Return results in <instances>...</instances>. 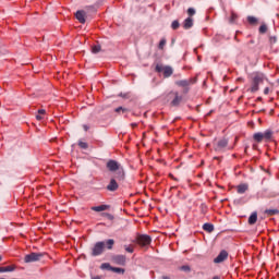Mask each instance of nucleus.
I'll list each match as a JSON object with an SVG mask.
<instances>
[{
    "label": "nucleus",
    "instance_id": "1",
    "mask_svg": "<svg viewBox=\"0 0 279 279\" xmlns=\"http://www.w3.org/2000/svg\"><path fill=\"white\" fill-rule=\"evenodd\" d=\"M106 167L111 173H116L114 178L118 182H125V169L114 159L107 161Z\"/></svg>",
    "mask_w": 279,
    "mask_h": 279
},
{
    "label": "nucleus",
    "instance_id": "2",
    "mask_svg": "<svg viewBox=\"0 0 279 279\" xmlns=\"http://www.w3.org/2000/svg\"><path fill=\"white\" fill-rule=\"evenodd\" d=\"M265 82V75L263 74H256L253 77L252 86H251V93H257L258 86Z\"/></svg>",
    "mask_w": 279,
    "mask_h": 279
},
{
    "label": "nucleus",
    "instance_id": "3",
    "mask_svg": "<svg viewBox=\"0 0 279 279\" xmlns=\"http://www.w3.org/2000/svg\"><path fill=\"white\" fill-rule=\"evenodd\" d=\"M155 70L157 73H163V77H171L173 75V68L169 65L157 64Z\"/></svg>",
    "mask_w": 279,
    "mask_h": 279
},
{
    "label": "nucleus",
    "instance_id": "4",
    "mask_svg": "<svg viewBox=\"0 0 279 279\" xmlns=\"http://www.w3.org/2000/svg\"><path fill=\"white\" fill-rule=\"evenodd\" d=\"M191 84H195V80L189 78V80H181V81H175V85L179 86L180 88H183V94L186 95L190 90Z\"/></svg>",
    "mask_w": 279,
    "mask_h": 279
},
{
    "label": "nucleus",
    "instance_id": "5",
    "mask_svg": "<svg viewBox=\"0 0 279 279\" xmlns=\"http://www.w3.org/2000/svg\"><path fill=\"white\" fill-rule=\"evenodd\" d=\"M135 241L141 247H147V245H151V236L147 234H138Z\"/></svg>",
    "mask_w": 279,
    "mask_h": 279
},
{
    "label": "nucleus",
    "instance_id": "6",
    "mask_svg": "<svg viewBox=\"0 0 279 279\" xmlns=\"http://www.w3.org/2000/svg\"><path fill=\"white\" fill-rule=\"evenodd\" d=\"M106 250V242H97L92 248V256H101Z\"/></svg>",
    "mask_w": 279,
    "mask_h": 279
},
{
    "label": "nucleus",
    "instance_id": "7",
    "mask_svg": "<svg viewBox=\"0 0 279 279\" xmlns=\"http://www.w3.org/2000/svg\"><path fill=\"white\" fill-rule=\"evenodd\" d=\"M46 253H31L25 255L24 263H38L40 258L45 256Z\"/></svg>",
    "mask_w": 279,
    "mask_h": 279
},
{
    "label": "nucleus",
    "instance_id": "8",
    "mask_svg": "<svg viewBox=\"0 0 279 279\" xmlns=\"http://www.w3.org/2000/svg\"><path fill=\"white\" fill-rule=\"evenodd\" d=\"M174 97L172 99V101L170 102L171 106H173L174 108L180 106V104H182V96H180V94L178 92H170L169 93V97Z\"/></svg>",
    "mask_w": 279,
    "mask_h": 279
},
{
    "label": "nucleus",
    "instance_id": "9",
    "mask_svg": "<svg viewBox=\"0 0 279 279\" xmlns=\"http://www.w3.org/2000/svg\"><path fill=\"white\" fill-rule=\"evenodd\" d=\"M226 147H228V141L226 138L219 140L214 144L215 151H226Z\"/></svg>",
    "mask_w": 279,
    "mask_h": 279
},
{
    "label": "nucleus",
    "instance_id": "10",
    "mask_svg": "<svg viewBox=\"0 0 279 279\" xmlns=\"http://www.w3.org/2000/svg\"><path fill=\"white\" fill-rule=\"evenodd\" d=\"M225 260H228V251H221L218 256L214 259V263L216 265H219V263H223Z\"/></svg>",
    "mask_w": 279,
    "mask_h": 279
},
{
    "label": "nucleus",
    "instance_id": "11",
    "mask_svg": "<svg viewBox=\"0 0 279 279\" xmlns=\"http://www.w3.org/2000/svg\"><path fill=\"white\" fill-rule=\"evenodd\" d=\"M119 183H117V178H112L107 185V191H110L111 193H114V191H118Z\"/></svg>",
    "mask_w": 279,
    "mask_h": 279
},
{
    "label": "nucleus",
    "instance_id": "12",
    "mask_svg": "<svg viewBox=\"0 0 279 279\" xmlns=\"http://www.w3.org/2000/svg\"><path fill=\"white\" fill-rule=\"evenodd\" d=\"M112 260L116 265H125V256L124 255H114Z\"/></svg>",
    "mask_w": 279,
    "mask_h": 279
},
{
    "label": "nucleus",
    "instance_id": "13",
    "mask_svg": "<svg viewBox=\"0 0 279 279\" xmlns=\"http://www.w3.org/2000/svg\"><path fill=\"white\" fill-rule=\"evenodd\" d=\"M75 16L78 20V22H81L83 25H84V23H86V12L85 11H77L75 13Z\"/></svg>",
    "mask_w": 279,
    "mask_h": 279
},
{
    "label": "nucleus",
    "instance_id": "14",
    "mask_svg": "<svg viewBox=\"0 0 279 279\" xmlns=\"http://www.w3.org/2000/svg\"><path fill=\"white\" fill-rule=\"evenodd\" d=\"M109 208L110 205H99L92 207V210H94V213H104V210H108Z\"/></svg>",
    "mask_w": 279,
    "mask_h": 279
},
{
    "label": "nucleus",
    "instance_id": "15",
    "mask_svg": "<svg viewBox=\"0 0 279 279\" xmlns=\"http://www.w3.org/2000/svg\"><path fill=\"white\" fill-rule=\"evenodd\" d=\"M250 189V185L247 183H242L238 185L236 191L240 195H243L247 190Z\"/></svg>",
    "mask_w": 279,
    "mask_h": 279
},
{
    "label": "nucleus",
    "instance_id": "16",
    "mask_svg": "<svg viewBox=\"0 0 279 279\" xmlns=\"http://www.w3.org/2000/svg\"><path fill=\"white\" fill-rule=\"evenodd\" d=\"M183 27L184 29H191V27H193V17L185 19Z\"/></svg>",
    "mask_w": 279,
    "mask_h": 279
},
{
    "label": "nucleus",
    "instance_id": "17",
    "mask_svg": "<svg viewBox=\"0 0 279 279\" xmlns=\"http://www.w3.org/2000/svg\"><path fill=\"white\" fill-rule=\"evenodd\" d=\"M236 21H239V15L234 13V11L231 12V15L229 17V23L231 25H235Z\"/></svg>",
    "mask_w": 279,
    "mask_h": 279
},
{
    "label": "nucleus",
    "instance_id": "18",
    "mask_svg": "<svg viewBox=\"0 0 279 279\" xmlns=\"http://www.w3.org/2000/svg\"><path fill=\"white\" fill-rule=\"evenodd\" d=\"M256 221H258V214L253 213V214L248 217V223H250V226H254V223H256Z\"/></svg>",
    "mask_w": 279,
    "mask_h": 279
},
{
    "label": "nucleus",
    "instance_id": "19",
    "mask_svg": "<svg viewBox=\"0 0 279 279\" xmlns=\"http://www.w3.org/2000/svg\"><path fill=\"white\" fill-rule=\"evenodd\" d=\"M16 269V266H7V267H0V274H5L8 271H14Z\"/></svg>",
    "mask_w": 279,
    "mask_h": 279
},
{
    "label": "nucleus",
    "instance_id": "20",
    "mask_svg": "<svg viewBox=\"0 0 279 279\" xmlns=\"http://www.w3.org/2000/svg\"><path fill=\"white\" fill-rule=\"evenodd\" d=\"M203 230H205V232H214L215 226H213V223H205L203 225Z\"/></svg>",
    "mask_w": 279,
    "mask_h": 279
},
{
    "label": "nucleus",
    "instance_id": "21",
    "mask_svg": "<svg viewBox=\"0 0 279 279\" xmlns=\"http://www.w3.org/2000/svg\"><path fill=\"white\" fill-rule=\"evenodd\" d=\"M264 213L268 217H274V215H279V210L278 209H266Z\"/></svg>",
    "mask_w": 279,
    "mask_h": 279
},
{
    "label": "nucleus",
    "instance_id": "22",
    "mask_svg": "<svg viewBox=\"0 0 279 279\" xmlns=\"http://www.w3.org/2000/svg\"><path fill=\"white\" fill-rule=\"evenodd\" d=\"M253 138L256 143H263V140H264V136H263V133H255L253 135Z\"/></svg>",
    "mask_w": 279,
    "mask_h": 279
},
{
    "label": "nucleus",
    "instance_id": "23",
    "mask_svg": "<svg viewBox=\"0 0 279 279\" xmlns=\"http://www.w3.org/2000/svg\"><path fill=\"white\" fill-rule=\"evenodd\" d=\"M247 22L250 23V25H258V19L252 15L247 16Z\"/></svg>",
    "mask_w": 279,
    "mask_h": 279
},
{
    "label": "nucleus",
    "instance_id": "24",
    "mask_svg": "<svg viewBox=\"0 0 279 279\" xmlns=\"http://www.w3.org/2000/svg\"><path fill=\"white\" fill-rule=\"evenodd\" d=\"M262 134H263L265 141H270L271 136H274V132H271V131H269V130L265 131V132L262 133Z\"/></svg>",
    "mask_w": 279,
    "mask_h": 279
},
{
    "label": "nucleus",
    "instance_id": "25",
    "mask_svg": "<svg viewBox=\"0 0 279 279\" xmlns=\"http://www.w3.org/2000/svg\"><path fill=\"white\" fill-rule=\"evenodd\" d=\"M47 111L45 109H39L38 114L36 116L37 121H43V116H45Z\"/></svg>",
    "mask_w": 279,
    "mask_h": 279
},
{
    "label": "nucleus",
    "instance_id": "26",
    "mask_svg": "<svg viewBox=\"0 0 279 279\" xmlns=\"http://www.w3.org/2000/svg\"><path fill=\"white\" fill-rule=\"evenodd\" d=\"M105 245H107V250H112V247H114V240L113 239L107 240Z\"/></svg>",
    "mask_w": 279,
    "mask_h": 279
},
{
    "label": "nucleus",
    "instance_id": "27",
    "mask_svg": "<svg viewBox=\"0 0 279 279\" xmlns=\"http://www.w3.org/2000/svg\"><path fill=\"white\" fill-rule=\"evenodd\" d=\"M111 271H113V274H125V269L118 267H111Z\"/></svg>",
    "mask_w": 279,
    "mask_h": 279
},
{
    "label": "nucleus",
    "instance_id": "28",
    "mask_svg": "<svg viewBox=\"0 0 279 279\" xmlns=\"http://www.w3.org/2000/svg\"><path fill=\"white\" fill-rule=\"evenodd\" d=\"M259 34H267V24H262L259 26Z\"/></svg>",
    "mask_w": 279,
    "mask_h": 279
},
{
    "label": "nucleus",
    "instance_id": "29",
    "mask_svg": "<svg viewBox=\"0 0 279 279\" xmlns=\"http://www.w3.org/2000/svg\"><path fill=\"white\" fill-rule=\"evenodd\" d=\"M100 269H108L109 271H112V266L108 263H104L101 264Z\"/></svg>",
    "mask_w": 279,
    "mask_h": 279
},
{
    "label": "nucleus",
    "instance_id": "30",
    "mask_svg": "<svg viewBox=\"0 0 279 279\" xmlns=\"http://www.w3.org/2000/svg\"><path fill=\"white\" fill-rule=\"evenodd\" d=\"M99 51H101V46L99 45L93 46L92 53H99Z\"/></svg>",
    "mask_w": 279,
    "mask_h": 279
},
{
    "label": "nucleus",
    "instance_id": "31",
    "mask_svg": "<svg viewBox=\"0 0 279 279\" xmlns=\"http://www.w3.org/2000/svg\"><path fill=\"white\" fill-rule=\"evenodd\" d=\"M171 27L172 29H178L180 27V22H178V20L173 21Z\"/></svg>",
    "mask_w": 279,
    "mask_h": 279
},
{
    "label": "nucleus",
    "instance_id": "32",
    "mask_svg": "<svg viewBox=\"0 0 279 279\" xmlns=\"http://www.w3.org/2000/svg\"><path fill=\"white\" fill-rule=\"evenodd\" d=\"M78 147H81V149H88V144L85 142H78Z\"/></svg>",
    "mask_w": 279,
    "mask_h": 279
},
{
    "label": "nucleus",
    "instance_id": "33",
    "mask_svg": "<svg viewBox=\"0 0 279 279\" xmlns=\"http://www.w3.org/2000/svg\"><path fill=\"white\" fill-rule=\"evenodd\" d=\"M124 250H125V252H128L129 254H134V247H132V246L124 245Z\"/></svg>",
    "mask_w": 279,
    "mask_h": 279
},
{
    "label": "nucleus",
    "instance_id": "34",
    "mask_svg": "<svg viewBox=\"0 0 279 279\" xmlns=\"http://www.w3.org/2000/svg\"><path fill=\"white\" fill-rule=\"evenodd\" d=\"M187 14H189L190 19H191V16H195V9L189 8L187 9Z\"/></svg>",
    "mask_w": 279,
    "mask_h": 279
},
{
    "label": "nucleus",
    "instance_id": "35",
    "mask_svg": "<svg viewBox=\"0 0 279 279\" xmlns=\"http://www.w3.org/2000/svg\"><path fill=\"white\" fill-rule=\"evenodd\" d=\"M165 45H167V40L165 39H161L160 43H159V49H165Z\"/></svg>",
    "mask_w": 279,
    "mask_h": 279
},
{
    "label": "nucleus",
    "instance_id": "36",
    "mask_svg": "<svg viewBox=\"0 0 279 279\" xmlns=\"http://www.w3.org/2000/svg\"><path fill=\"white\" fill-rule=\"evenodd\" d=\"M114 112H128V109L123 107H118L116 108Z\"/></svg>",
    "mask_w": 279,
    "mask_h": 279
},
{
    "label": "nucleus",
    "instance_id": "37",
    "mask_svg": "<svg viewBox=\"0 0 279 279\" xmlns=\"http://www.w3.org/2000/svg\"><path fill=\"white\" fill-rule=\"evenodd\" d=\"M181 271H186V272H189V271H191V267L190 266H182L181 267Z\"/></svg>",
    "mask_w": 279,
    "mask_h": 279
},
{
    "label": "nucleus",
    "instance_id": "38",
    "mask_svg": "<svg viewBox=\"0 0 279 279\" xmlns=\"http://www.w3.org/2000/svg\"><path fill=\"white\" fill-rule=\"evenodd\" d=\"M264 95H269V87H266V88L264 89Z\"/></svg>",
    "mask_w": 279,
    "mask_h": 279
},
{
    "label": "nucleus",
    "instance_id": "39",
    "mask_svg": "<svg viewBox=\"0 0 279 279\" xmlns=\"http://www.w3.org/2000/svg\"><path fill=\"white\" fill-rule=\"evenodd\" d=\"M104 215V217H108V219H112V215H110V214H102Z\"/></svg>",
    "mask_w": 279,
    "mask_h": 279
},
{
    "label": "nucleus",
    "instance_id": "40",
    "mask_svg": "<svg viewBox=\"0 0 279 279\" xmlns=\"http://www.w3.org/2000/svg\"><path fill=\"white\" fill-rule=\"evenodd\" d=\"M92 279H104L101 276H92Z\"/></svg>",
    "mask_w": 279,
    "mask_h": 279
},
{
    "label": "nucleus",
    "instance_id": "41",
    "mask_svg": "<svg viewBox=\"0 0 279 279\" xmlns=\"http://www.w3.org/2000/svg\"><path fill=\"white\" fill-rule=\"evenodd\" d=\"M83 129L85 130V132H88V125L84 124Z\"/></svg>",
    "mask_w": 279,
    "mask_h": 279
},
{
    "label": "nucleus",
    "instance_id": "42",
    "mask_svg": "<svg viewBox=\"0 0 279 279\" xmlns=\"http://www.w3.org/2000/svg\"><path fill=\"white\" fill-rule=\"evenodd\" d=\"M131 126H132V128H137L138 124H137V123H132Z\"/></svg>",
    "mask_w": 279,
    "mask_h": 279
},
{
    "label": "nucleus",
    "instance_id": "43",
    "mask_svg": "<svg viewBox=\"0 0 279 279\" xmlns=\"http://www.w3.org/2000/svg\"><path fill=\"white\" fill-rule=\"evenodd\" d=\"M161 279H170L169 277H167V276H163V277H161Z\"/></svg>",
    "mask_w": 279,
    "mask_h": 279
},
{
    "label": "nucleus",
    "instance_id": "44",
    "mask_svg": "<svg viewBox=\"0 0 279 279\" xmlns=\"http://www.w3.org/2000/svg\"><path fill=\"white\" fill-rule=\"evenodd\" d=\"M1 260H3V257L0 255V263H1Z\"/></svg>",
    "mask_w": 279,
    "mask_h": 279
},
{
    "label": "nucleus",
    "instance_id": "45",
    "mask_svg": "<svg viewBox=\"0 0 279 279\" xmlns=\"http://www.w3.org/2000/svg\"><path fill=\"white\" fill-rule=\"evenodd\" d=\"M213 279H220L218 276L214 277Z\"/></svg>",
    "mask_w": 279,
    "mask_h": 279
}]
</instances>
